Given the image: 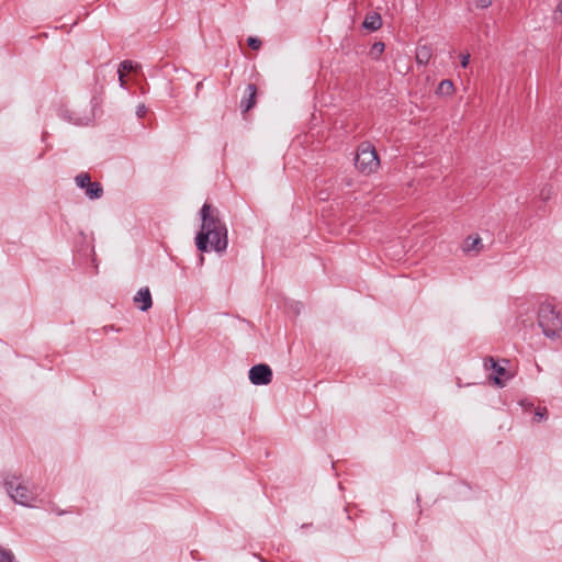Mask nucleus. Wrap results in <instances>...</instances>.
Here are the masks:
<instances>
[{
	"instance_id": "obj_25",
	"label": "nucleus",
	"mask_w": 562,
	"mask_h": 562,
	"mask_svg": "<svg viewBox=\"0 0 562 562\" xmlns=\"http://www.w3.org/2000/svg\"><path fill=\"white\" fill-rule=\"evenodd\" d=\"M557 11L562 13V0L559 2L558 7H557Z\"/></svg>"
},
{
	"instance_id": "obj_11",
	"label": "nucleus",
	"mask_w": 562,
	"mask_h": 562,
	"mask_svg": "<svg viewBox=\"0 0 562 562\" xmlns=\"http://www.w3.org/2000/svg\"><path fill=\"white\" fill-rule=\"evenodd\" d=\"M363 27L369 31H378L382 26V19L379 13H372L366 16L363 23Z\"/></svg>"
},
{
	"instance_id": "obj_12",
	"label": "nucleus",
	"mask_w": 562,
	"mask_h": 562,
	"mask_svg": "<svg viewBox=\"0 0 562 562\" xmlns=\"http://www.w3.org/2000/svg\"><path fill=\"white\" fill-rule=\"evenodd\" d=\"M482 249V239L480 236H469L464 241L463 250L465 252H479Z\"/></svg>"
},
{
	"instance_id": "obj_24",
	"label": "nucleus",
	"mask_w": 562,
	"mask_h": 562,
	"mask_svg": "<svg viewBox=\"0 0 562 562\" xmlns=\"http://www.w3.org/2000/svg\"><path fill=\"white\" fill-rule=\"evenodd\" d=\"M53 510L59 516L66 514L65 510H59V508H53Z\"/></svg>"
},
{
	"instance_id": "obj_7",
	"label": "nucleus",
	"mask_w": 562,
	"mask_h": 562,
	"mask_svg": "<svg viewBox=\"0 0 562 562\" xmlns=\"http://www.w3.org/2000/svg\"><path fill=\"white\" fill-rule=\"evenodd\" d=\"M249 381L254 385H268L272 381V370L266 363H259L250 368Z\"/></svg>"
},
{
	"instance_id": "obj_21",
	"label": "nucleus",
	"mask_w": 562,
	"mask_h": 562,
	"mask_svg": "<svg viewBox=\"0 0 562 562\" xmlns=\"http://www.w3.org/2000/svg\"><path fill=\"white\" fill-rule=\"evenodd\" d=\"M460 57H461V66L463 68H467L469 65V60H470V54H462Z\"/></svg>"
},
{
	"instance_id": "obj_19",
	"label": "nucleus",
	"mask_w": 562,
	"mask_h": 562,
	"mask_svg": "<svg viewBox=\"0 0 562 562\" xmlns=\"http://www.w3.org/2000/svg\"><path fill=\"white\" fill-rule=\"evenodd\" d=\"M475 5L481 9H486L492 4V0H474Z\"/></svg>"
},
{
	"instance_id": "obj_6",
	"label": "nucleus",
	"mask_w": 562,
	"mask_h": 562,
	"mask_svg": "<svg viewBox=\"0 0 562 562\" xmlns=\"http://www.w3.org/2000/svg\"><path fill=\"white\" fill-rule=\"evenodd\" d=\"M484 368L494 373L491 379L497 386H505L506 382L512 379V374L506 370V368L501 366L493 357L485 358Z\"/></svg>"
},
{
	"instance_id": "obj_2",
	"label": "nucleus",
	"mask_w": 562,
	"mask_h": 562,
	"mask_svg": "<svg viewBox=\"0 0 562 562\" xmlns=\"http://www.w3.org/2000/svg\"><path fill=\"white\" fill-rule=\"evenodd\" d=\"M538 325L546 337L558 338L562 331V315L553 304L543 302L538 310Z\"/></svg>"
},
{
	"instance_id": "obj_18",
	"label": "nucleus",
	"mask_w": 562,
	"mask_h": 562,
	"mask_svg": "<svg viewBox=\"0 0 562 562\" xmlns=\"http://www.w3.org/2000/svg\"><path fill=\"white\" fill-rule=\"evenodd\" d=\"M247 44L248 46L254 49V50H257L261 47V41L258 38V37H248L247 40Z\"/></svg>"
},
{
	"instance_id": "obj_9",
	"label": "nucleus",
	"mask_w": 562,
	"mask_h": 562,
	"mask_svg": "<svg viewBox=\"0 0 562 562\" xmlns=\"http://www.w3.org/2000/svg\"><path fill=\"white\" fill-rule=\"evenodd\" d=\"M246 91L248 92V97L244 98L240 101V108L244 112H248L250 109H252L256 104L257 99V87L255 83H249L246 88Z\"/></svg>"
},
{
	"instance_id": "obj_23",
	"label": "nucleus",
	"mask_w": 562,
	"mask_h": 562,
	"mask_svg": "<svg viewBox=\"0 0 562 562\" xmlns=\"http://www.w3.org/2000/svg\"><path fill=\"white\" fill-rule=\"evenodd\" d=\"M61 116L65 120L72 121V119L69 116L68 110L61 111Z\"/></svg>"
},
{
	"instance_id": "obj_17",
	"label": "nucleus",
	"mask_w": 562,
	"mask_h": 562,
	"mask_svg": "<svg viewBox=\"0 0 562 562\" xmlns=\"http://www.w3.org/2000/svg\"><path fill=\"white\" fill-rule=\"evenodd\" d=\"M548 411L546 407H538L535 412V420L541 422L547 418Z\"/></svg>"
},
{
	"instance_id": "obj_22",
	"label": "nucleus",
	"mask_w": 562,
	"mask_h": 562,
	"mask_svg": "<svg viewBox=\"0 0 562 562\" xmlns=\"http://www.w3.org/2000/svg\"><path fill=\"white\" fill-rule=\"evenodd\" d=\"M550 193H551V188H549L548 190L543 189V190L541 191V196H542V199H544V200L549 199Z\"/></svg>"
},
{
	"instance_id": "obj_15",
	"label": "nucleus",
	"mask_w": 562,
	"mask_h": 562,
	"mask_svg": "<svg viewBox=\"0 0 562 562\" xmlns=\"http://www.w3.org/2000/svg\"><path fill=\"white\" fill-rule=\"evenodd\" d=\"M384 49H385V45L383 42H375V43H373V45L370 48V56L373 59H379L380 56L382 55V53L384 52Z\"/></svg>"
},
{
	"instance_id": "obj_3",
	"label": "nucleus",
	"mask_w": 562,
	"mask_h": 562,
	"mask_svg": "<svg viewBox=\"0 0 562 562\" xmlns=\"http://www.w3.org/2000/svg\"><path fill=\"white\" fill-rule=\"evenodd\" d=\"M15 474H7L3 479V486L11 499L22 506L30 507L32 502L36 499V494L22 483Z\"/></svg>"
},
{
	"instance_id": "obj_14",
	"label": "nucleus",
	"mask_w": 562,
	"mask_h": 562,
	"mask_svg": "<svg viewBox=\"0 0 562 562\" xmlns=\"http://www.w3.org/2000/svg\"><path fill=\"white\" fill-rule=\"evenodd\" d=\"M134 68L133 66V61L132 60H123L121 64H120V67H119V70H117V74H119V79H120V82H121V86L123 87L125 81H124V71H132Z\"/></svg>"
},
{
	"instance_id": "obj_1",
	"label": "nucleus",
	"mask_w": 562,
	"mask_h": 562,
	"mask_svg": "<svg viewBox=\"0 0 562 562\" xmlns=\"http://www.w3.org/2000/svg\"><path fill=\"white\" fill-rule=\"evenodd\" d=\"M201 228L195 236L198 250L206 252L214 250L217 254L226 251L228 246V231L221 220L220 212L210 203H204L200 211Z\"/></svg>"
},
{
	"instance_id": "obj_20",
	"label": "nucleus",
	"mask_w": 562,
	"mask_h": 562,
	"mask_svg": "<svg viewBox=\"0 0 562 562\" xmlns=\"http://www.w3.org/2000/svg\"><path fill=\"white\" fill-rule=\"evenodd\" d=\"M147 113V108L145 104H139L136 110V114L138 117H144Z\"/></svg>"
},
{
	"instance_id": "obj_10",
	"label": "nucleus",
	"mask_w": 562,
	"mask_h": 562,
	"mask_svg": "<svg viewBox=\"0 0 562 562\" xmlns=\"http://www.w3.org/2000/svg\"><path fill=\"white\" fill-rule=\"evenodd\" d=\"M432 56V48L429 45H418L416 48V61L419 65H427Z\"/></svg>"
},
{
	"instance_id": "obj_26",
	"label": "nucleus",
	"mask_w": 562,
	"mask_h": 562,
	"mask_svg": "<svg viewBox=\"0 0 562 562\" xmlns=\"http://www.w3.org/2000/svg\"><path fill=\"white\" fill-rule=\"evenodd\" d=\"M201 87H202V82H199V83L196 85V89L199 90V89H201Z\"/></svg>"
},
{
	"instance_id": "obj_16",
	"label": "nucleus",
	"mask_w": 562,
	"mask_h": 562,
	"mask_svg": "<svg viewBox=\"0 0 562 562\" xmlns=\"http://www.w3.org/2000/svg\"><path fill=\"white\" fill-rule=\"evenodd\" d=\"M13 553L10 550L0 547V562H13Z\"/></svg>"
},
{
	"instance_id": "obj_4",
	"label": "nucleus",
	"mask_w": 562,
	"mask_h": 562,
	"mask_svg": "<svg viewBox=\"0 0 562 562\" xmlns=\"http://www.w3.org/2000/svg\"><path fill=\"white\" fill-rule=\"evenodd\" d=\"M380 165L378 153L374 146L369 142H362L355 157L356 168L366 175L374 172Z\"/></svg>"
},
{
	"instance_id": "obj_5",
	"label": "nucleus",
	"mask_w": 562,
	"mask_h": 562,
	"mask_svg": "<svg viewBox=\"0 0 562 562\" xmlns=\"http://www.w3.org/2000/svg\"><path fill=\"white\" fill-rule=\"evenodd\" d=\"M77 187L85 190L86 195L90 200L102 198L103 188L100 182H92L88 172H80L75 177Z\"/></svg>"
},
{
	"instance_id": "obj_13",
	"label": "nucleus",
	"mask_w": 562,
	"mask_h": 562,
	"mask_svg": "<svg viewBox=\"0 0 562 562\" xmlns=\"http://www.w3.org/2000/svg\"><path fill=\"white\" fill-rule=\"evenodd\" d=\"M454 92V86L453 82L450 79L442 80L436 90V93L441 97H449L452 95Z\"/></svg>"
},
{
	"instance_id": "obj_8",
	"label": "nucleus",
	"mask_w": 562,
	"mask_h": 562,
	"mask_svg": "<svg viewBox=\"0 0 562 562\" xmlns=\"http://www.w3.org/2000/svg\"><path fill=\"white\" fill-rule=\"evenodd\" d=\"M134 304L142 311H148L153 305V299L149 288H140L133 299Z\"/></svg>"
}]
</instances>
